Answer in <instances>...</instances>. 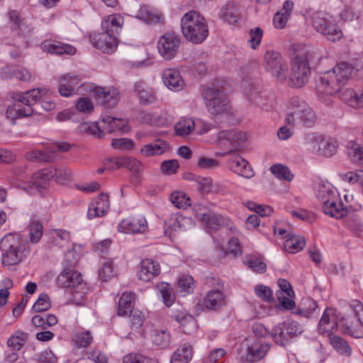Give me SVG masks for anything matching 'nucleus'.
I'll return each instance as SVG.
<instances>
[{
	"label": "nucleus",
	"mask_w": 363,
	"mask_h": 363,
	"mask_svg": "<svg viewBox=\"0 0 363 363\" xmlns=\"http://www.w3.org/2000/svg\"><path fill=\"white\" fill-rule=\"evenodd\" d=\"M190 223L191 220L189 218L179 214H174L165 220L164 233L171 238L174 236L176 233L185 231Z\"/></svg>",
	"instance_id": "nucleus-19"
},
{
	"label": "nucleus",
	"mask_w": 363,
	"mask_h": 363,
	"mask_svg": "<svg viewBox=\"0 0 363 363\" xmlns=\"http://www.w3.org/2000/svg\"><path fill=\"white\" fill-rule=\"evenodd\" d=\"M208 111L213 115L225 113L228 100L225 94L216 87H207L203 94Z\"/></svg>",
	"instance_id": "nucleus-8"
},
{
	"label": "nucleus",
	"mask_w": 363,
	"mask_h": 363,
	"mask_svg": "<svg viewBox=\"0 0 363 363\" xmlns=\"http://www.w3.org/2000/svg\"><path fill=\"white\" fill-rule=\"evenodd\" d=\"M28 339V334L22 331L15 332L8 340V346L14 350H20Z\"/></svg>",
	"instance_id": "nucleus-49"
},
{
	"label": "nucleus",
	"mask_w": 363,
	"mask_h": 363,
	"mask_svg": "<svg viewBox=\"0 0 363 363\" xmlns=\"http://www.w3.org/2000/svg\"><path fill=\"white\" fill-rule=\"evenodd\" d=\"M284 238H286V240L284 242V247L288 252L296 253L301 250L306 245L303 238L296 236L290 233Z\"/></svg>",
	"instance_id": "nucleus-38"
},
{
	"label": "nucleus",
	"mask_w": 363,
	"mask_h": 363,
	"mask_svg": "<svg viewBox=\"0 0 363 363\" xmlns=\"http://www.w3.org/2000/svg\"><path fill=\"white\" fill-rule=\"evenodd\" d=\"M134 301V294L131 292L123 294L118 301V315L123 316L133 311Z\"/></svg>",
	"instance_id": "nucleus-41"
},
{
	"label": "nucleus",
	"mask_w": 363,
	"mask_h": 363,
	"mask_svg": "<svg viewBox=\"0 0 363 363\" xmlns=\"http://www.w3.org/2000/svg\"><path fill=\"white\" fill-rule=\"evenodd\" d=\"M271 172L279 179H284L290 182L293 179L294 175L290 169L281 164H274L270 167Z\"/></svg>",
	"instance_id": "nucleus-51"
},
{
	"label": "nucleus",
	"mask_w": 363,
	"mask_h": 363,
	"mask_svg": "<svg viewBox=\"0 0 363 363\" xmlns=\"http://www.w3.org/2000/svg\"><path fill=\"white\" fill-rule=\"evenodd\" d=\"M133 90L142 104L148 105L157 100L153 90L143 82H136Z\"/></svg>",
	"instance_id": "nucleus-26"
},
{
	"label": "nucleus",
	"mask_w": 363,
	"mask_h": 363,
	"mask_svg": "<svg viewBox=\"0 0 363 363\" xmlns=\"http://www.w3.org/2000/svg\"><path fill=\"white\" fill-rule=\"evenodd\" d=\"M57 84V90L60 96L70 97L77 94L76 87L81 82L79 75L74 74H60L55 78Z\"/></svg>",
	"instance_id": "nucleus-14"
},
{
	"label": "nucleus",
	"mask_w": 363,
	"mask_h": 363,
	"mask_svg": "<svg viewBox=\"0 0 363 363\" xmlns=\"http://www.w3.org/2000/svg\"><path fill=\"white\" fill-rule=\"evenodd\" d=\"M45 91L40 89H33L24 92H11L10 98L13 101L6 110V117L13 123L20 118L28 117L33 114V106L40 100Z\"/></svg>",
	"instance_id": "nucleus-2"
},
{
	"label": "nucleus",
	"mask_w": 363,
	"mask_h": 363,
	"mask_svg": "<svg viewBox=\"0 0 363 363\" xmlns=\"http://www.w3.org/2000/svg\"><path fill=\"white\" fill-rule=\"evenodd\" d=\"M181 28L185 38L193 43H201L208 35L206 19L196 11H190L182 16Z\"/></svg>",
	"instance_id": "nucleus-4"
},
{
	"label": "nucleus",
	"mask_w": 363,
	"mask_h": 363,
	"mask_svg": "<svg viewBox=\"0 0 363 363\" xmlns=\"http://www.w3.org/2000/svg\"><path fill=\"white\" fill-rule=\"evenodd\" d=\"M300 120L306 127H312L317 121L315 111L308 106H303L297 113Z\"/></svg>",
	"instance_id": "nucleus-45"
},
{
	"label": "nucleus",
	"mask_w": 363,
	"mask_h": 363,
	"mask_svg": "<svg viewBox=\"0 0 363 363\" xmlns=\"http://www.w3.org/2000/svg\"><path fill=\"white\" fill-rule=\"evenodd\" d=\"M150 338L153 345L166 348L170 343L171 335L167 330L155 328L152 330Z\"/></svg>",
	"instance_id": "nucleus-35"
},
{
	"label": "nucleus",
	"mask_w": 363,
	"mask_h": 363,
	"mask_svg": "<svg viewBox=\"0 0 363 363\" xmlns=\"http://www.w3.org/2000/svg\"><path fill=\"white\" fill-rule=\"evenodd\" d=\"M170 200L172 203L178 208H185L189 206V198L182 191H175L171 194Z\"/></svg>",
	"instance_id": "nucleus-56"
},
{
	"label": "nucleus",
	"mask_w": 363,
	"mask_h": 363,
	"mask_svg": "<svg viewBox=\"0 0 363 363\" xmlns=\"http://www.w3.org/2000/svg\"><path fill=\"white\" fill-rule=\"evenodd\" d=\"M42 48L44 51L60 55L63 54L74 55L76 52V48L74 46L60 42L55 43L44 42L42 44Z\"/></svg>",
	"instance_id": "nucleus-30"
},
{
	"label": "nucleus",
	"mask_w": 363,
	"mask_h": 363,
	"mask_svg": "<svg viewBox=\"0 0 363 363\" xmlns=\"http://www.w3.org/2000/svg\"><path fill=\"white\" fill-rule=\"evenodd\" d=\"M168 150V144L162 140H156L153 143L147 144L140 150V152L145 157L160 155Z\"/></svg>",
	"instance_id": "nucleus-31"
},
{
	"label": "nucleus",
	"mask_w": 363,
	"mask_h": 363,
	"mask_svg": "<svg viewBox=\"0 0 363 363\" xmlns=\"http://www.w3.org/2000/svg\"><path fill=\"white\" fill-rule=\"evenodd\" d=\"M43 226L42 223L37 220H33L30 225V238L32 242H38L43 235Z\"/></svg>",
	"instance_id": "nucleus-62"
},
{
	"label": "nucleus",
	"mask_w": 363,
	"mask_h": 363,
	"mask_svg": "<svg viewBox=\"0 0 363 363\" xmlns=\"http://www.w3.org/2000/svg\"><path fill=\"white\" fill-rule=\"evenodd\" d=\"M115 267L112 260H104L101 268L99 271V278L102 281H106L114 275Z\"/></svg>",
	"instance_id": "nucleus-57"
},
{
	"label": "nucleus",
	"mask_w": 363,
	"mask_h": 363,
	"mask_svg": "<svg viewBox=\"0 0 363 363\" xmlns=\"http://www.w3.org/2000/svg\"><path fill=\"white\" fill-rule=\"evenodd\" d=\"M247 140V133L236 129L223 130L217 134L216 143L227 151L220 153L224 157L240 151L242 149Z\"/></svg>",
	"instance_id": "nucleus-6"
},
{
	"label": "nucleus",
	"mask_w": 363,
	"mask_h": 363,
	"mask_svg": "<svg viewBox=\"0 0 363 363\" xmlns=\"http://www.w3.org/2000/svg\"><path fill=\"white\" fill-rule=\"evenodd\" d=\"M51 179H52L51 169H44L33 174L31 183L36 188L45 189L49 186Z\"/></svg>",
	"instance_id": "nucleus-37"
},
{
	"label": "nucleus",
	"mask_w": 363,
	"mask_h": 363,
	"mask_svg": "<svg viewBox=\"0 0 363 363\" xmlns=\"http://www.w3.org/2000/svg\"><path fill=\"white\" fill-rule=\"evenodd\" d=\"M247 95L250 101L260 106L263 111H269L273 108V104L272 102L269 104L264 103L258 92L250 90L247 92Z\"/></svg>",
	"instance_id": "nucleus-59"
},
{
	"label": "nucleus",
	"mask_w": 363,
	"mask_h": 363,
	"mask_svg": "<svg viewBox=\"0 0 363 363\" xmlns=\"http://www.w3.org/2000/svg\"><path fill=\"white\" fill-rule=\"evenodd\" d=\"M304 140L305 144L313 152L319 155L321 144L323 140V138H322L321 136L311 133L305 136Z\"/></svg>",
	"instance_id": "nucleus-53"
},
{
	"label": "nucleus",
	"mask_w": 363,
	"mask_h": 363,
	"mask_svg": "<svg viewBox=\"0 0 363 363\" xmlns=\"http://www.w3.org/2000/svg\"><path fill=\"white\" fill-rule=\"evenodd\" d=\"M311 74V66L304 57H295L291 63V73L289 78V85L300 88L308 81Z\"/></svg>",
	"instance_id": "nucleus-9"
},
{
	"label": "nucleus",
	"mask_w": 363,
	"mask_h": 363,
	"mask_svg": "<svg viewBox=\"0 0 363 363\" xmlns=\"http://www.w3.org/2000/svg\"><path fill=\"white\" fill-rule=\"evenodd\" d=\"M123 24V18L118 14L110 15L106 20L101 23L102 30L111 35L118 34Z\"/></svg>",
	"instance_id": "nucleus-29"
},
{
	"label": "nucleus",
	"mask_w": 363,
	"mask_h": 363,
	"mask_svg": "<svg viewBox=\"0 0 363 363\" xmlns=\"http://www.w3.org/2000/svg\"><path fill=\"white\" fill-rule=\"evenodd\" d=\"M270 346L269 344L254 341L251 343L247 341L245 343V358L246 361L250 362H257L262 359L267 352Z\"/></svg>",
	"instance_id": "nucleus-16"
},
{
	"label": "nucleus",
	"mask_w": 363,
	"mask_h": 363,
	"mask_svg": "<svg viewBox=\"0 0 363 363\" xmlns=\"http://www.w3.org/2000/svg\"><path fill=\"white\" fill-rule=\"evenodd\" d=\"M294 9V2L287 0L282 6V9L277 11L273 18V23L277 28H284L291 16V11Z\"/></svg>",
	"instance_id": "nucleus-28"
},
{
	"label": "nucleus",
	"mask_w": 363,
	"mask_h": 363,
	"mask_svg": "<svg viewBox=\"0 0 363 363\" xmlns=\"http://www.w3.org/2000/svg\"><path fill=\"white\" fill-rule=\"evenodd\" d=\"M57 284L59 286L69 289L72 301L80 304L87 293L86 284L83 281L82 274L70 269H64L57 277Z\"/></svg>",
	"instance_id": "nucleus-5"
},
{
	"label": "nucleus",
	"mask_w": 363,
	"mask_h": 363,
	"mask_svg": "<svg viewBox=\"0 0 363 363\" xmlns=\"http://www.w3.org/2000/svg\"><path fill=\"white\" fill-rule=\"evenodd\" d=\"M337 323L331 309L326 308L319 321L318 330L323 335H330Z\"/></svg>",
	"instance_id": "nucleus-27"
},
{
	"label": "nucleus",
	"mask_w": 363,
	"mask_h": 363,
	"mask_svg": "<svg viewBox=\"0 0 363 363\" xmlns=\"http://www.w3.org/2000/svg\"><path fill=\"white\" fill-rule=\"evenodd\" d=\"M332 346L342 356L350 357L352 354V349L347 342L337 335H333L330 337Z\"/></svg>",
	"instance_id": "nucleus-47"
},
{
	"label": "nucleus",
	"mask_w": 363,
	"mask_h": 363,
	"mask_svg": "<svg viewBox=\"0 0 363 363\" xmlns=\"http://www.w3.org/2000/svg\"><path fill=\"white\" fill-rule=\"evenodd\" d=\"M118 161L119 162H118V163L119 164V166H122V167L128 168V169L135 172L140 171L141 164L136 159L130 157L123 156L120 157Z\"/></svg>",
	"instance_id": "nucleus-61"
},
{
	"label": "nucleus",
	"mask_w": 363,
	"mask_h": 363,
	"mask_svg": "<svg viewBox=\"0 0 363 363\" xmlns=\"http://www.w3.org/2000/svg\"><path fill=\"white\" fill-rule=\"evenodd\" d=\"M90 41L96 49L108 54L113 53L118 46L116 36L105 31L91 34Z\"/></svg>",
	"instance_id": "nucleus-15"
},
{
	"label": "nucleus",
	"mask_w": 363,
	"mask_h": 363,
	"mask_svg": "<svg viewBox=\"0 0 363 363\" xmlns=\"http://www.w3.org/2000/svg\"><path fill=\"white\" fill-rule=\"evenodd\" d=\"M1 262L4 266H13L21 262L30 252L28 244L20 235L9 233L0 241Z\"/></svg>",
	"instance_id": "nucleus-3"
},
{
	"label": "nucleus",
	"mask_w": 363,
	"mask_h": 363,
	"mask_svg": "<svg viewBox=\"0 0 363 363\" xmlns=\"http://www.w3.org/2000/svg\"><path fill=\"white\" fill-rule=\"evenodd\" d=\"M164 84L171 90L178 91L184 89L185 83L180 72L175 69H167L163 72Z\"/></svg>",
	"instance_id": "nucleus-23"
},
{
	"label": "nucleus",
	"mask_w": 363,
	"mask_h": 363,
	"mask_svg": "<svg viewBox=\"0 0 363 363\" xmlns=\"http://www.w3.org/2000/svg\"><path fill=\"white\" fill-rule=\"evenodd\" d=\"M32 324L37 328L46 329L57 323V318L55 315H35L32 318Z\"/></svg>",
	"instance_id": "nucleus-43"
},
{
	"label": "nucleus",
	"mask_w": 363,
	"mask_h": 363,
	"mask_svg": "<svg viewBox=\"0 0 363 363\" xmlns=\"http://www.w3.org/2000/svg\"><path fill=\"white\" fill-rule=\"evenodd\" d=\"M228 303L226 294L219 288L209 290L199 301L198 307L201 309L216 311L225 306Z\"/></svg>",
	"instance_id": "nucleus-13"
},
{
	"label": "nucleus",
	"mask_w": 363,
	"mask_h": 363,
	"mask_svg": "<svg viewBox=\"0 0 363 363\" xmlns=\"http://www.w3.org/2000/svg\"><path fill=\"white\" fill-rule=\"evenodd\" d=\"M54 245L63 247L69 242L70 234L68 231L62 229H55L50 233Z\"/></svg>",
	"instance_id": "nucleus-54"
},
{
	"label": "nucleus",
	"mask_w": 363,
	"mask_h": 363,
	"mask_svg": "<svg viewBox=\"0 0 363 363\" xmlns=\"http://www.w3.org/2000/svg\"><path fill=\"white\" fill-rule=\"evenodd\" d=\"M338 148V143L337 141L335 139H330L328 140H325L323 139L321 147L319 152V155L325 157H330L333 155H334Z\"/></svg>",
	"instance_id": "nucleus-52"
},
{
	"label": "nucleus",
	"mask_w": 363,
	"mask_h": 363,
	"mask_svg": "<svg viewBox=\"0 0 363 363\" xmlns=\"http://www.w3.org/2000/svg\"><path fill=\"white\" fill-rule=\"evenodd\" d=\"M51 307V303L48 296L42 294L33 306V310L35 312H42L48 310Z\"/></svg>",
	"instance_id": "nucleus-64"
},
{
	"label": "nucleus",
	"mask_w": 363,
	"mask_h": 363,
	"mask_svg": "<svg viewBox=\"0 0 363 363\" xmlns=\"http://www.w3.org/2000/svg\"><path fill=\"white\" fill-rule=\"evenodd\" d=\"M94 93L96 99L102 104L108 107H113L116 105L119 100V91L117 89L97 87L94 89Z\"/></svg>",
	"instance_id": "nucleus-21"
},
{
	"label": "nucleus",
	"mask_w": 363,
	"mask_h": 363,
	"mask_svg": "<svg viewBox=\"0 0 363 363\" xmlns=\"http://www.w3.org/2000/svg\"><path fill=\"white\" fill-rule=\"evenodd\" d=\"M240 14L239 6L233 1L228 2L220 11L221 18L230 24L236 23Z\"/></svg>",
	"instance_id": "nucleus-34"
},
{
	"label": "nucleus",
	"mask_w": 363,
	"mask_h": 363,
	"mask_svg": "<svg viewBox=\"0 0 363 363\" xmlns=\"http://www.w3.org/2000/svg\"><path fill=\"white\" fill-rule=\"evenodd\" d=\"M147 228L145 217L128 218L123 220L118 226V231L124 233H143Z\"/></svg>",
	"instance_id": "nucleus-17"
},
{
	"label": "nucleus",
	"mask_w": 363,
	"mask_h": 363,
	"mask_svg": "<svg viewBox=\"0 0 363 363\" xmlns=\"http://www.w3.org/2000/svg\"><path fill=\"white\" fill-rule=\"evenodd\" d=\"M140 18L150 24L163 22L164 20V18L160 13L149 7H143L140 9Z\"/></svg>",
	"instance_id": "nucleus-46"
},
{
	"label": "nucleus",
	"mask_w": 363,
	"mask_h": 363,
	"mask_svg": "<svg viewBox=\"0 0 363 363\" xmlns=\"http://www.w3.org/2000/svg\"><path fill=\"white\" fill-rule=\"evenodd\" d=\"M102 128L109 133L116 131L125 132L128 129L127 122L125 120L111 116L101 118Z\"/></svg>",
	"instance_id": "nucleus-32"
},
{
	"label": "nucleus",
	"mask_w": 363,
	"mask_h": 363,
	"mask_svg": "<svg viewBox=\"0 0 363 363\" xmlns=\"http://www.w3.org/2000/svg\"><path fill=\"white\" fill-rule=\"evenodd\" d=\"M322 209L325 214L336 219L342 218L347 215V212L341 202L337 203V197L325 206H323Z\"/></svg>",
	"instance_id": "nucleus-33"
},
{
	"label": "nucleus",
	"mask_w": 363,
	"mask_h": 363,
	"mask_svg": "<svg viewBox=\"0 0 363 363\" xmlns=\"http://www.w3.org/2000/svg\"><path fill=\"white\" fill-rule=\"evenodd\" d=\"M111 145L113 148L123 151L131 150L134 148V142L130 138H114L112 140Z\"/></svg>",
	"instance_id": "nucleus-63"
},
{
	"label": "nucleus",
	"mask_w": 363,
	"mask_h": 363,
	"mask_svg": "<svg viewBox=\"0 0 363 363\" xmlns=\"http://www.w3.org/2000/svg\"><path fill=\"white\" fill-rule=\"evenodd\" d=\"M196 217L203 221L206 228L216 230L220 227L228 225V220L224 216L209 211L204 205L199 204L195 207Z\"/></svg>",
	"instance_id": "nucleus-12"
},
{
	"label": "nucleus",
	"mask_w": 363,
	"mask_h": 363,
	"mask_svg": "<svg viewBox=\"0 0 363 363\" xmlns=\"http://www.w3.org/2000/svg\"><path fill=\"white\" fill-rule=\"evenodd\" d=\"M342 333L355 338L363 336V323L359 315L342 318L340 321Z\"/></svg>",
	"instance_id": "nucleus-18"
},
{
	"label": "nucleus",
	"mask_w": 363,
	"mask_h": 363,
	"mask_svg": "<svg viewBox=\"0 0 363 363\" xmlns=\"http://www.w3.org/2000/svg\"><path fill=\"white\" fill-rule=\"evenodd\" d=\"M192 356V347L186 343L173 353L170 363H189Z\"/></svg>",
	"instance_id": "nucleus-36"
},
{
	"label": "nucleus",
	"mask_w": 363,
	"mask_h": 363,
	"mask_svg": "<svg viewBox=\"0 0 363 363\" xmlns=\"http://www.w3.org/2000/svg\"><path fill=\"white\" fill-rule=\"evenodd\" d=\"M348 156L351 160L363 167V147L355 141H350L347 144Z\"/></svg>",
	"instance_id": "nucleus-42"
},
{
	"label": "nucleus",
	"mask_w": 363,
	"mask_h": 363,
	"mask_svg": "<svg viewBox=\"0 0 363 363\" xmlns=\"http://www.w3.org/2000/svg\"><path fill=\"white\" fill-rule=\"evenodd\" d=\"M316 196L322 203V206L337 197L335 189L330 184H319Z\"/></svg>",
	"instance_id": "nucleus-39"
},
{
	"label": "nucleus",
	"mask_w": 363,
	"mask_h": 363,
	"mask_svg": "<svg viewBox=\"0 0 363 363\" xmlns=\"http://www.w3.org/2000/svg\"><path fill=\"white\" fill-rule=\"evenodd\" d=\"M109 208L110 201L108 194L101 193L98 196L96 201L89 205L87 217L89 219H93L104 216L107 213Z\"/></svg>",
	"instance_id": "nucleus-20"
},
{
	"label": "nucleus",
	"mask_w": 363,
	"mask_h": 363,
	"mask_svg": "<svg viewBox=\"0 0 363 363\" xmlns=\"http://www.w3.org/2000/svg\"><path fill=\"white\" fill-rule=\"evenodd\" d=\"M72 340L78 347H86L89 345L93 337L89 331L77 333L72 337Z\"/></svg>",
	"instance_id": "nucleus-58"
},
{
	"label": "nucleus",
	"mask_w": 363,
	"mask_h": 363,
	"mask_svg": "<svg viewBox=\"0 0 363 363\" xmlns=\"http://www.w3.org/2000/svg\"><path fill=\"white\" fill-rule=\"evenodd\" d=\"M172 318L183 327V332L186 334H190L196 330L197 325L195 318L184 311L174 312Z\"/></svg>",
	"instance_id": "nucleus-25"
},
{
	"label": "nucleus",
	"mask_w": 363,
	"mask_h": 363,
	"mask_svg": "<svg viewBox=\"0 0 363 363\" xmlns=\"http://www.w3.org/2000/svg\"><path fill=\"white\" fill-rule=\"evenodd\" d=\"M157 289L162 296L164 303L167 306H172L174 301V295L170 285L162 282L158 284Z\"/></svg>",
	"instance_id": "nucleus-55"
},
{
	"label": "nucleus",
	"mask_w": 363,
	"mask_h": 363,
	"mask_svg": "<svg viewBox=\"0 0 363 363\" xmlns=\"http://www.w3.org/2000/svg\"><path fill=\"white\" fill-rule=\"evenodd\" d=\"M266 70L270 73L274 77H275L279 82H284L286 80L288 75V65L285 60H279V61Z\"/></svg>",
	"instance_id": "nucleus-40"
},
{
	"label": "nucleus",
	"mask_w": 363,
	"mask_h": 363,
	"mask_svg": "<svg viewBox=\"0 0 363 363\" xmlns=\"http://www.w3.org/2000/svg\"><path fill=\"white\" fill-rule=\"evenodd\" d=\"M50 169L52 178H55L57 183L60 184H66L72 180V172L69 169L64 167H60Z\"/></svg>",
	"instance_id": "nucleus-48"
},
{
	"label": "nucleus",
	"mask_w": 363,
	"mask_h": 363,
	"mask_svg": "<svg viewBox=\"0 0 363 363\" xmlns=\"http://www.w3.org/2000/svg\"><path fill=\"white\" fill-rule=\"evenodd\" d=\"M353 72V67L347 62H340L332 69L325 72L317 81L319 93L326 95L340 94V98L345 104L354 108L363 106L362 94L358 95L352 89L343 87L349 81Z\"/></svg>",
	"instance_id": "nucleus-1"
},
{
	"label": "nucleus",
	"mask_w": 363,
	"mask_h": 363,
	"mask_svg": "<svg viewBox=\"0 0 363 363\" xmlns=\"http://www.w3.org/2000/svg\"><path fill=\"white\" fill-rule=\"evenodd\" d=\"M195 182L198 184V190L201 194H206L210 192H218L215 188L213 179L211 177H197Z\"/></svg>",
	"instance_id": "nucleus-50"
},
{
	"label": "nucleus",
	"mask_w": 363,
	"mask_h": 363,
	"mask_svg": "<svg viewBox=\"0 0 363 363\" xmlns=\"http://www.w3.org/2000/svg\"><path fill=\"white\" fill-rule=\"evenodd\" d=\"M312 23L313 28L330 41L336 42L340 40L343 35L342 30L335 23L328 20L320 13L313 15Z\"/></svg>",
	"instance_id": "nucleus-10"
},
{
	"label": "nucleus",
	"mask_w": 363,
	"mask_h": 363,
	"mask_svg": "<svg viewBox=\"0 0 363 363\" xmlns=\"http://www.w3.org/2000/svg\"><path fill=\"white\" fill-rule=\"evenodd\" d=\"M123 363H158L155 359L148 358L139 353H130L124 356Z\"/></svg>",
	"instance_id": "nucleus-60"
},
{
	"label": "nucleus",
	"mask_w": 363,
	"mask_h": 363,
	"mask_svg": "<svg viewBox=\"0 0 363 363\" xmlns=\"http://www.w3.org/2000/svg\"><path fill=\"white\" fill-rule=\"evenodd\" d=\"M180 43V37L175 33L169 32L164 33L158 40V51L164 59L171 60L178 52Z\"/></svg>",
	"instance_id": "nucleus-11"
},
{
	"label": "nucleus",
	"mask_w": 363,
	"mask_h": 363,
	"mask_svg": "<svg viewBox=\"0 0 363 363\" xmlns=\"http://www.w3.org/2000/svg\"><path fill=\"white\" fill-rule=\"evenodd\" d=\"M195 127V122L191 118H182L174 125V130L177 135L184 137L191 133Z\"/></svg>",
	"instance_id": "nucleus-44"
},
{
	"label": "nucleus",
	"mask_w": 363,
	"mask_h": 363,
	"mask_svg": "<svg viewBox=\"0 0 363 363\" xmlns=\"http://www.w3.org/2000/svg\"><path fill=\"white\" fill-rule=\"evenodd\" d=\"M230 169L239 176L250 179L254 176V172L249 162L244 158L238 156L228 162Z\"/></svg>",
	"instance_id": "nucleus-24"
},
{
	"label": "nucleus",
	"mask_w": 363,
	"mask_h": 363,
	"mask_svg": "<svg viewBox=\"0 0 363 363\" xmlns=\"http://www.w3.org/2000/svg\"><path fill=\"white\" fill-rule=\"evenodd\" d=\"M303 332V328L298 323L286 321L274 326L270 335L277 344L284 346Z\"/></svg>",
	"instance_id": "nucleus-7"
},
{
	"label": "nucleus",
	"mask_w": 363,
	"mask_h": 363,
	"mask_svg": "<svg viewBox=\"0 0 363 363\" xmlns=\"http://www.w3.org/2000/svg\"><path fill=\"white\" fill-rule=\"evenodd\" d=\"M160 272L159 263L151 259H143L140 262V269L138 272V277L143 281H149L157 276Z\"/></svg>",
	"instance_id": "nucleus-22"
}]
</instances>
